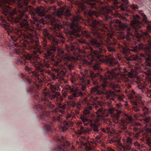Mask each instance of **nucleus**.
<instances>
[{"label":"nucleus","mask_w":151,"mask_h":151,"mask_svg":"<svg viewBox=\"0 0 151 151\" xmlns=\"http://www.w3.org/2000/svg\"><path fill=\"white\" fill-rule=\"evenodd\" d=\"M50 1V2L51 3H53L55 2V0H49Z\"/></svg>","instance_id":"44"},{"label":"nucleus","mask_w":151,"mask_h":151,"mask_svg":"<svg viewBox=\"0 0 151 151\" xmlns=\"http://www.w3.org/2000/svg\"><path fill=\"white\" fill-rule=\"evenodd\" d=\"M75 99H69L70 100L68 102L67 104L68 105L71 106L72 107H75L76 105V103L73 100Z\"/></svg>","instance_id":"27"},{"label":"nucleus","mask_w":151,"mask_h":151,"mask_svg":"<svg viewBox=\"0 0 151 151\" xmlns=\"http://www.w3.org/2000/svg\"><path fill=\"white\" fill-rule=\"evenodd\" d=\"M114 95V92L107 91L105 89H105H104L102 95H105L107 99H111Z\"/></svg>","instance_id":"22"},{"label":"nucleus","mask_w":151,"mask_h":151,"mask_svg":"<svg viewBox=\"0 0 151 151\" xmlns=\"http://www.w3.org/2000/svg\"><path fill=\"white\" fill-rule=\"evenodd\" d=\"M146 143L150 147L149 149L151 151V138H148L146 140Z\"/></svg>","instance_id":"31"},{"label":"nucleus","mask_w":151,"mask_h":151,"mask_svg":"<svg viewBox=\"0 0 151 151\" xmlns=\"http://www.w3.org/2000/svg\"><path fill=\"white\" fill-rule=\"evenodd\" d=\"M98 99V97L96 96L95 98H93V100L94 101H97V99Z\"/></svg>","instance_id":"40"},{"label":"nucleus","mask_w":151,"mask_h":151,"mask_svg":"<svg viewBox=\"0 0 151 151\" xmlns=\"http://www.w3.org/2000/svg\"><path fill=\"white\" fill-rule=\"evenodd\" d=\"M81 81L82 84L80 87V91L77 88H72L69 85L65 86V89L69 91L70 93V95L68 96L69 99H76L79 96H83L86 94L87 88L90 84V81L83 78L81 79Z\"/></svg>","instance_id":"12"},{"label":"nucleus","mask_w":151,"mask_h":151,"mask_svg":"<svg viewBox=\"0 0 151 151\" xmlns=\"http://www.w3.org/2000/svg\"><path fill=\"white\" fill-rule=\"evenodd\" d=\"M150 132H151V130Z\"/></svg>","instance_id":"48"},{"label":"nucleus","mask_w":151,"mask_h":151,"mask_svg":"<svg viewBox=\"0 0 151 151\" xmlns=\"http://www.w3.org/2000/svg\"><path fill=\"white\" fill-rule=\"evenodd\" d=\"M142 19L139 15H133L131 17L130 25L131 29L128 25L122 23L117 19L111 18L109 22L115 27L116 30L124 35H128L132 38L134 35L137 38L139 42L138 46L136 45L133 51L135 52L144 48L143 42L147 41L151 45V37L148 32H151V23L149 22L146 15L143 13L141 14Z\"/></svg>","instance_id":"3"},{"label":"nucleus","mask_w":151,"mask_h":151,"mask_svg":"<svg viewBox=\"0 0 151 151\" xmlns=\"http://www.w3.org/2000/svg\"><path fill=\"white\" fill-rule=\"evenodd\" d=\"M142 111L143 112L142 114H139L140 116L143 118V119H140V122H138L134 123L132 122V118L130 117H127L125 120L122 121L123 123L124 126V128H127L126 125H131V128L133 129L135 131L138 130V127L143 126V124H146L149 123L150 121V118L148 116L150 113L149 109L146 106L142 108Z\"/></svg>","instance_id":"10"},{"label":"nucleus","mask_w":151,"mask_h":151,"mask_svg":"<svg viewBox=\"0 0 151 151\" xmlns=\"http://www.w3.org/2000/svg\"><path fill=\"white\" fill-rule=\"evenodd\" d=\"M134 145L135 146H137L138 148H140L141 146H142L140 145L137 142H135L134 143Z\"/></svg>","instance_id":"35"},{"label":"nucleus","mask_w":151,"mask_h":151,"mask_svg":"<svg viewBox=\"0 0 151 151\" xmlns=\"http://www.w3.org/2000/svg\"><path fill=\"white\" fill-rule=\"evenodd\" d=\"M129 151H137L136 150L134 149L133 148H132L131 147V150H130Z\"/></svg>","instance_id":"43"},{"label":"nucleus","mask_w":151,"mask_h":151,"mask_svg":"<svg viewBox=\"0 0 151 151\" xmlns=\"http://www.w3.org/2000/svg\"><path fill=\"white\" fill-rule=\"evenodd\" d=\"M20 45L17 42L13 43H11L10 45L6 46L7 49L10 50L11 53H13L20 55L21 60L18 59L16 61V63L19 65L24 64L27 65V64H31L30 61H33L34 57L28 53L23 51L22 49H20L19 47Z\"/></svg>","instance_id":"8"},{"label":"nucleus","mask_w":151,"mask_h":151,"mask_svg":"<svg viewBox=\"0 0 151 151\" xmlns=\"http://www.w3.org/2000/svg\"><path fill=\"white\" fill-rule=\"evenodd\" d=\"M126 36V44L124 46L121 45L119 46V47L122 52L125 55V58L127 60L129 61H135L137 60L138 57L134 55H132L129 53V49L127 47H130L129 46L130 44H132L133 42L132 38L128 35H124Z\"/></svg>","instance_id":"14"},{"label":"nucleus","mask_w":151,"mask_h":151,"mask_svg":"<svg viewBox=\"0 0 151 151\" xmlns=\"http://www.w3.org/2000/svg\"><path fill=\"white\" fill-rule=\"evenodd\" d=\"M124 19H125L126 21H127V20H126V19L124 18Z\"/></svg>","instance_id":"47"},{"label":"nucleus","mask_w":151,"mask_h":151,"mask_svg":"<svg viewBox=\"0 0 151 151\" xmlns=\"http://www.w3.org/2000/svg\"><path fill=\"white\" fill-rule=\"evenodd\" d=\"M8 5L2 6V13L6 16L8 15L12 17L14 15L17 16L12 17V20L15 23H19L22 30L27 33L26 36L29 39L28 42L33 50L34 54L36 55L34 57L33 60L30 62L38 73L32 71L30 68L26 66L25 70L27 75H22V77L26 78L29 84L33 83L37 86L43 81L42 79L43 78L41 76L44 77L46 73L43 67H49L50 62L48 60H44L42 64L37 60L39 55L42 53L41 46L39 45L38 39L34 35L36 30L41 29L46 23L44 19H38L37 16L43 17L45 14L42 11H37L36 13L33 12V7L27 5H17V9H14L12 12L11 7Z\"/></svg>","instance_id":"2"},{"label":"nucleus","mask_w":151,"mask_h":151,"mask_svg":"<svg viewBox=\"0 0 151 151\" xmlns=\"http://www.w3.org/2000/svg\"><path fill=\"white\" fill-rule=\"evenodd\" d=\"M43 128L44 131L47 132L49 136H54L55 129L50 125L49 124H44Z\"/></svg>","instance_id":"19"},{"label":"nucleus","mask_w":151,"mask_h":151,"mask_svg":"<svg viewBox=\"0 0 151 151\" xmlns=\"http://www.w3.org/2000/svg\"><path fill=\"white\" fill-rule=\"evenodd\" d=\"M139 132L136 133V137H137L139 136Z\"/></svg>","instance_id":"41"},{"label":"nucleus","mask_w":151,"mask_h":151,"mask_svg":"<svg viewBox=\"0 0 151 151\" xmlns=\"http://www.w3.org/2000/svg\"><path fill=\"white\" fill-rule=\"evenodd\" d=\"M107 109H104L101 106L99 107L97 106H96L95 109L96 111L95 113L96 114V119L99 123H104L108 125L111 124V122L107 118L109 115L114 116L115 109L111 105H109L108 106Z\"/></svg>","instance_id":"11"},{"label":"nucleus","mask_w":151,"mask_h":151,"mask_svg":"<svg viewBox=\"0 0 151 151\" xmlns=\"http://www.w3.org/2000/svg\"><path fill=\"white\" fill-rule=\"evenodd\" d=\"M45 95L46 96L45 98L49 97L50 99L51 100L54 99L55 103L57 106V107L52 110V113H61L62 114H64V110L66 108V104L65 103L62 104L61 103L63 99L59 92L50 93Z\"/></svg>","instance_id":"13"},{"label":"nucleus","mask_w":151,"mask_h":151,"mask_svg":"<svg viewBox=\"0 0 151 151\" xmlns=\"http://www.w3.org/2000/svg\"><path fill=\"white\" fill-rule=\"evenodd\" d=\"M57 53L58 56L60 60V61L62 63L66 65H69L68 62L73 59V57L70 56L67 53H65L63 50L61 49L57 48Z\"/></svg>","instance_id":"16"},{"label":"nucleus","mask_w":151,"mask_h":151,"mask_svg":"<svg viewBox=\"0 0 151 151\" xmlns=\"http://www.w3.org/2000/svg\"><path fill=\"white\" fill-rule=\"evenodd\" d=\"M83 4L81 5L83 10H86L87 11L91 17L94 15L97 17L99 15L102 14L104 17V19L109 21L111 17L109 14L111 13V11L108 9L104 5L103 1L101 0H81ZM114 4H118L119 1L121 2L120 5H118L119 8L123 11L131 12V11L126 6L129 2L128 0H113Z\"/></svg>","instance_id":"5"},{"label":"nucleus","mask_w":151,"mask_h":151,"mask_svg":"<svg viewBox=\"0 0 151 151\" xmlns=\"http://www.w3.org/2000/svg\"><path fill=\"white\" fill-rule=\"evenodd\" d=\"M56 48L55 47H54V49L52 50H50L47 51V54L45 55V58H50V56H52L54 55V53L56 51Z\"/></svg>","instance_id":"25"},{"label":"nucleus","mask_w":151,"mask_h":151,"mask_svg":"<svg viewBox=\"0 0 151 151\" xmlns=\"http://www.w3.org/2000/svg\"><path fill=\"white\" fill-rule=\"evenodd\" d=\"M116 97L119 101H124V96L122 94H119L117 95Z\"/></svg>","instance_id":"29"},{"label":"nucleus","mask_w":151,"mask_h":151,"mask_svg":"<svg viewBox=\"0 0 151 151\" xmlns=\"http://www.w3.org/2000/svg\"><path fill=\"white\" fill-rule=\"evenodd\" d=\"M47 42L46 41H45L44 42V46L45 47L47 45Z\"/></svg>","instance_id":"39"},{"label":"nucleus","mask_w":151,"mask_h":151,"mask_svg":"<svg viewBox=\"0 0 151 151\" xmlns=\"http://www.w3.org/2000/svg\"><path fill=\"white\" fill-rule=\"evenodd\" d=\"M69 50H70L71 51L73 52L75 50V48L72 45L69 47Z\"/></svg>","instance_id":"37"},{"label":"nucleus","mask_w":151,"mask_h":151,"mask_svg":"<svg viewBox=\"0 0 151 151\" xmlns=\"http://www.w3.org/2000/svg\"><path fill=\"white\" fill-rule=\"evenodd\" d=\"M49 86L52 92L48 91L47 90V88H45L46 91L44 92L42 95L37 92H35V89L32 84L29 89H26L27 93L29 92H33L32 96L34 97V99L35 101L34 105L35 108L38 111H40L39 114L40 118L47 122L50 118L48 110L53 109L55 106L52 104V102L49 101V97L45 98V95H47L49 93L57 92L55 91L56 88L54 85H49ZM51 118L54 122L59 121V120L58 116H54Z\"/></svg>","instance_id":"4"},{"label":"nucleus","mask_w":151,"mask_h":151,"mask_svg":"<svg viewBox=\"0 0 151 151\" xmlns=\"http://www.w3.org/2000/svg\"><path fill=\"white\" fill-rule=\"evenodd\" d=\"M124 71L125 75L122 76L115 72V78L114 81L118 82H121V81L125 83L124 86L125 92L129 99H131V102L133 105L132 110L135 112H137L140 111L139 105L137 102L134 100V97L136 96V93L131 88L130 84L131 83V79L135 77L136 75L135 71L132 69L130 71H127V69H124Z\"/></svg>","instance_id":"6"},{"label":"nucleus","mask_w":151,"mask_h":151,"mask_svg":"<svg viewBox=\"0 0 151 151\" xmlns=\"http://www.w3.org/2000/svg\"><path fill=\"white\" fill-rule=\"evenodd\" d=\"M142 97L140 95L136 94V96L134 97V100L136 101L137 103L139 105V108L140 110V103L142 101Z\"/></svg>","instance_id":"23"},{"label":"nucleus","mask_w":151,"mask_h":151,"mask_svg":"<svg viewBox=\"0 0 151 151\" xmlns=\"http://www.w3.org/2000/svg\"><path fill=\"white\" fill-rule=\"evenodd\" d=\"M81 129L82 132L84 131L85 130L84 128L83 127H81Z\"/></svg>","instance_id":"42"},{"label":"nucleus","mask_w":151,"mask_h":151,"mask_svg":"<svg viewBox=\"0 0 151 151\" xmlns=\"http://www.w3.org/2000/svg\"><path fill=\"white\" fill-rule=\"evenodd\" d=\"M99 134L95 138L96 140H95L93 139H90V141H89V140L88 141V144H90L91 142L92 141H94L96 143V145H91V146H96L97 144V143H99L101 145L104 147H106V145H105V143L102 141L101 140H100L101 137L102 136V134L101 133V132H100L99 133H98Z\"/></svg>","instance_id":"21"},{"label":"nucleus","mask_w":151,"mask_h":151,"mask_svg":"<svg viewBox=\"0 0 151 151\" xmlns=\"http://www.w3.org/2000/svg\"><path fill=\"white\" fill-rule=\"evenodd\" d=\"M67 95V93L66 92L64 91L63 94V96L64 98H65Z\"/></svg>","instance_id":"38"},{"label":"nucleus","mask_w":151,"mask_h":151,"mask_svg":"<svg viewBox=\"0 0 151 151\" xmlns=\"http://www.w3.org/2000/svg\"><path fill=\"white\" fill-rule=\"evenodd\" d=\"M126 144L125 145H127L131 147V145L132 144V141L131 138L128 137L126 140Z\"/></svg>","instance_id":"28"},{"label":"nucleus","mask_w":151,"mask_h":151,"mask_svg":"<svg viewBox=\"0 0 151 151\" xmlns=\"http://www.w3.org/2000/svg\"><path fill=\"white\" fill-rule=\"evenodd\" d=\"M125 105L126 106H127L128 105V104H127V103H126L125 104Z\"/></svg>","instance_id":"45"},{"label":"nucleus","mask_w":151,"mask_h":151,"mask_svg":"<svg viewBox=\"0 0 151 151\" xmlns=\"http://www.w3.org/2000/svg\"><path fill=\"white\" fill-rule=\"evenodd\" d=\"M66 125V126H63L62 127V128L60 129L61 130H62L64 132L66 131L68 129V127L69 125V124L65 122Z\"/></svg>","instance_id":"32"},{"label":"nucleus","mask_w":151,"mask_h":151,"mask_svg":"<svg viewBox=\"0 0 151 151\" xmlns=\"http://www.w3.org/2000/svg\"><path fill=\"white\" fill-rule=\"evenodd\" d=\"M56 72H57L58 73H59L61 72H63V74H64V72L62 71V69H59L58 68L56 69Z\"/></svg>","instance_id":"36"},{"label":"nucleus","mask_w":151,"mask_h":151,"mask_svg":"<svg viewBox=\"0 0 151 151\" xmlns=\"http://www.w3.org/2000/svg\"><path fill=\"white\" fill-rule=\"evenodd\" d=\"M129 6L131 9L134 10H136L139 8L138 6L137 5L134 4L130 5Z\"/></svg>","instance_id":"30"},{"label":"nucleus","mask_w":151,"mask_h":151,"mask_svg":"<svg viewBox=\"0 0 151 151\" xmlns=\"http://www.w3.org/2000/svg\"><path fill=\"white\" fill-rule=\"evenodd\" d=\"M105 148L106 149L105 151H115L114 150L109 147H108L106 148V147Z\"/></svg>","instance_id":"33"},{"label":"nucleus","mask_w":151,"mask_h":151,"mask_svg":"<svg viewBox=\"0 0 151 151\" xmlns=\"http://www.w3.org/2000/svg\"><path fill=\"white\" fill-rule=\"evenodd\" d=\"M142 56L144 58L145 62L144 63L145 65L146 66L149 67V68L147 69L145 72L146 74L150 76L151 75V58L149 56L146 57L144 55H142Z\"/></svg>","instance_id":"18"},{"label":"nucleus","mask_w":151,"mask_h":151,"mask_svg":"<svg viewBox=\"0 0 151 151\" xmlns=\"http://www.w3.org/2000/svg\"><path fill=\"white\" fill-rule=\"evenodd\" d=\"M93 84L95 86H98L99 87H101L99 85V83L98 81L95 80H93Z\"/></svg>","instance_id":"34"},{"label":"nucleus","mask_w":151,"mask_h":151,"mask_svg":"<svg viewBox=\"0 0 151 151\" xmlns=\"http://www.w3.org/2000/svg\"><path fill=\"white\" fill-rule=\"evenodd\" d=\"M120 139L114 137L111 140L110 142V143H112L113 142L116 143L117 144L120 145V146L121 147V148H122L123 150V151H129L131 149V147L128 146L127 145H122L120 143Z\"/></svg>","instance_id":"20"},{"label":"nucleus","mask_w":151,"mask_h":151,"mask_svg":"<svg viewBox=\"0 0 151 151\" xmlns=\"http://www.w3.org/2000/svg\"><path fill=\"white\" fill-rule=\"evenodd\" d=\"M71 149H72H72H74V147H73V146L72 147H71Z\"/></svg>","instance_id":"46"},{"label":"nucleus","mask_w":151,"mask_h":151,"mask_svg":"<svg viewBox=\"0 0 151 151\" xmlns=\"http://www.w3.org/2000/svg\"><path fill=\"white\" fill-rule=\"evenodd\" d=\"M92 108L91 106H89L85 108L83 111V114L86 116L89 115L92 110Z\"/></svg>","instance_id":"26"},{"label":"nucleus","mask_w":151,"mask_h":151,"mask_svg":"<svg viewBox=\"0 0 151 151\" xmlns=\"http://www.w3.org/2000/svg\"><path fill=\"white\" fill-rule=\"evenodd\" d=\"M81 120L82 121L83 123L85 126H88V125L91 126V130H90V131H91L94 134L99 133L100 132L99 128H101V130L102 132L104 133H106L110 132V128L109 127H100L99 124H96L94 123H91L90 120L85 117H81Z\"/></svg>","instance_id":"15"},{"label":"nucleus","mask_w":151,"mask_h":151,"mask_svg":"<svg viewBox=\"0 0 151 151\" xmlns=\"http://www.w3.org/2000/svg\"><path fill=\"white\" fill-rule=\"evenodd\" d=\"M116 106L117 108L116 110V114H117L116 117H118L119 115V114L121 113V111L120 108L122 106V104H121V103H118L116 104Z\"/></svg>","instance_id":"24"},{"label":"nucleus","mask_w":151,"mask_h":151,"mask_svg":"<svg viewBox=\"0 0 151 151\" xmlns=\"http://www.w3.org/2000/svg\"><path fill=\"white\" fill-rule=\"evenodd\" d=\"M118 69L117 67L111 68V70H108L104 78H101V82L102 87L95 86L91 89L92 94L95 95H102L103 94L104 89L106 87H109L116 92L120 93V86L116 83H114V79L115 78V71Z\"/></svg>","instance_id":"7"},{"label":"nucleus","mask_w":151,"mask_h":151,"mask_svg":"<svg viewBox=\"0 0 151 151\" xmlns=\"http://www.w3.org/2000/svg\"><path fill=\"white\" fill-rule=\"evenodd\" d=\"M56 15L58 18L62 20V17H65L67 20H70L72 22V24L70 26V29L73 33L76 34L79 37L82 34L84 38H81L78 40L79 42L82 44H86V41L85 37L88 40L89 42L96 49L93 51L92 49L91 50L92 55L89 56L91 58L90 61L84 60L83 65H89L92 66L93 71L91 72V77L92 80L96 78L102 70V69L100 66L101 62L106 63L110 66L113 67L118 64V61L113 56L110 57L102 54L101 53H105L106 51L105 46L102 41L99 39H102L103 37L104 40L107 44V48L109 52H115L116 49L115 45H116V40L112 38V34L109 32V30L101 20H92V22L89 24L91 31L90 33L86 31H82L81 24L80 21L82 18L77 16H73L68 9H67L64 12L62 10H58Z\"/></svg>","instance_id":"1"},{"label":"nucleus","mask_w":151,"mask_h":151,"mask_svg":"<svg viewBox=\"0 0 151 151\" xmlns=\"http://www.w3.org/2000/svg\"><path fill=\"white\" fill-rule=\"evenodd\" d=\"M60 20L55 19L53 20V22H51L54 35L60 39H57L48 33H47L45 35L50 41L54 47L57 46L59 43H63L64 42V37L61 31L60 30V29L63 27V22H61Z\"/></svg>","instance_id":"9"},{"label":"nucleus","mask_w":151,"mask_h":151,"mask_svg":"<svg viewBox=\"0 0 151 151\" xmlns=\"http://www.w3.org/2000/svg\"><path fill=\"white\" fill-rule=\"evenodd\" d=\"M1 25L6 30L8 34L10 37H9V38L10 39L9 42L8 44V45H10L12 42L13 43L16 42L18 40V37H19L22 34V32L18 30L17 32L16 33L17 35V36H14V35H13V34L12 35L11 34L12 32L11 30L8 29V26L6 24H1Z\"/></svg>","instance_id":"17"}]
</instances>
